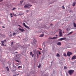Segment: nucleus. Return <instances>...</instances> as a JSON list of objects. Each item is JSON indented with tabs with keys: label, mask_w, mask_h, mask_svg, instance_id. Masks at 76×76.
I'll use <instances>...</instances> for the list:
<instances>
[{
	"label": "nucleus",
	"mask_w": 76,
	"mask_h": 76,
	"mask_svg": "<svg viewBox=\"0 0 76 76\" xmlns=\"http://www.w3.org/2000/svg\"><path fill=\"white\" fill-rule=\"evenodd\" d=\"M64 69H67V68L66 66H64Z\"/></svg>",
	"instance_id": "obj_20"
},
{
	"label": "nucleus",
	"mask_w": 76,
	"mask_h": 76,
	"mask_svg": "<svg viewBox=\"0 0 76 76\" xmlns=\"http://www.w3.org/2000/svg\"><path fill=\"white\" fill-rule=\"evenodd\" d=\"M32 52H30V55L31 56H32Z\"/></svg>",
	"instance_id": "obj_27"
},
{
	"label": "nucleus",
	"mask_w": 76,
	"mask_h": 76,
	"mask_svg": "<svg viewBox=\"0 0 76 76\" xmlns=\"http://www.w3.org/2000/svg\"><path fill=\"white\" fill-rule=\"evenodd\" d=\"M38 68H40L41 67V64H39V65L38 66Z\"/></svg>",
	"instance_id": "obj_21"
},
{
	"label": "nucleus",
	"mask_w": 76,
	"mask_h": 76,
	"mask_svg": "<svg viewBox=\"0 0 76 76\" xmlns=\"http://www.w3.org/2000/svg\"><path fill=\"white\" fill-rule=\"evenodd\" d=\"M17 75H19V74H17Z\"/></svg>",
	"instance_id": "obj_50"
},
{
	"label": "nucleus",
	"mask_w": 76,
	"mask_h": 76,
	"mask_svg": "<svg viewBox=\"0 0 76 76\" xmlns=\"http://www.w3.org/2000/svg\"><path fill=\"white\" fill-rule=\"evenodd\" d=\"M15 61H17V62H18V63H19V61L17 60H15Z\"/></svg>",
	"instance_id": "obj_30"
},
{
	"label": "nucleus",
	"mask_w": 76,
	"mask_h": 76,
	"mask_svg": "<svg viewBox=\"0 0 76 76\" xmlns=\"http://www.w3.org/2000/svg\"><path fill=\"white\" fill-rule=\"evenodd\" d=\"M23 26H25V28H27V29H30V28H29V27H28V26H26V24H25V23H23Z\"/></svg>",
	"instance_id": "obj_5"
},
{
	"label": "nucleus",
	"mask_w": 76,
	"mask_h": 76,
	"mask_svg": "<svg viewBox=\"0 0 76 76\" xmlns=\"http://www.w3.org/2000/svg\"><path fill=\"white\" fill-rule=\"evenodd\" d=\"M56 37H57V36H57V35H56Z\"/></svg>",
	"instance_id": "obj_48"
},
{
	"label": "nucleus",
	"mask_w": 76,
	"mask_h": 76,
	"mask_svg": "<svg viewBox=\"0 0 76 76\" xmlns=\"http://www.w3.org/2000/svg\"><path fill=\"white\" fill-rule=\"evenodd\" d=\"M72 33H73V31H71V32H70L67 35H71V34H72Z\"/></svg>",
	"instance_id": "obj_13"
},
{
	"label": "nucleus",
	"mask_w": 76,
	"mask_h": 76,
	"mask_svg": "<svg viewBox=\"0 0 76 76\" xmlns=\"http://www.w3.org/2000/svg\"><path fill=\"white\" fill-rule=\"evenodd\" d=\"M18 26H20V28H22V26H20L19 25H18Z\"/></svg>",
	"instance_id": "obj_29"
},
{
	"label": "nucleus",
	"mask_w": 76,
	"mask_h": 76,
	"mask_svg": "<svg viewBox=\"0 0 76 76\" xmlns=\"http://www.w3.org/2000/svg\"><path fill=\"white\" fill-rule=\"evenodd\" d=\"M10 15H11V16H12V13H10Z\"/></svg>",
	"instance_id": "obj_41"
},
{
	"label": "nucleus",
	"mask_w": 76,
	"mask_h": 76,
	"mask_svg": "<svg viewBox=\"0 0 76 76\" xmlns=\"http://www.w3.org/2000/svg\"><path fill=\"white\" fill-rule=\"evenodd\" d=\"M28 12H29V10H26V12L27 13H28Z\"/></svg>",
	"instance_id": "obj_32"
},
{
	"label": "nucleus",
	"mask_w": 76,
	"mask_h": 76,
	"mask_svg": "<svg viewBox=\"0 0 76 76\" xmlns=\"http://www.w3.org/2000/svg\"><path fill=\"white\" fill-rule=\"evenodd\" d=\"M58 38V37H54L53 38L52 37H50L49 38L50 39H57Z\"/></svg>",
	"instance_id": "obj_8"
},
{
	"label": "nucleus",
	"mask_w": 76,
	"mask_h": 76,
	"mask_svg": "<svg viewBox=\"0 0 76 76\" xmlns=\"http://www.w3.org/2000/svg\"><path fill=\"white\" fill-rule=\"evenodd\" d=\"M2 27L3 28H5V27L4 26H2Z\"/></svg>",
	"instance_id": "obj_38"
},
{
	"label": "nucleus",
	"mask_w": 76,
	"mask_h": 76,
	"mask_svg": "<svg viewBox=\"0 0 76 76\" xmlns=\"http://www.w3.org/2000/svg\"><path fill=\"white\" fill-rule=\"evenodd\" d=\"M22 69V66H18V69Z\"/></svg>",
	"instance_id": "obj_19"
},
{
	"label": "nucleus",
	"mask_w": 76,
	"mask_h": 76,
	"mask_svg": "<svg viewBox=\"0 0 76 76\" xmlns=\"http://www.w3.org/2000/svg\"><path fill=\"white\" fill-rule=\"evenodd\" d=\"M56 57H60V55L58 53H57L56 55Z\"/></svg>",
	"instance_id": "obj_12"
},
{
	"label": "nucleus",
	"mask_w": 76,
	"mask_h": 76,
	"mask_svg": "<svg viewBox=\"0 0 76 76\" xmlns=\"http://www.w3.org/2000/svg\"><path fill=\"white\" fill-rule=\"evenodd\" d=\"M76 4V2H74L72 4L73 6H75V4Z\"/></svg>",
	"instance_id": "obj_17"
},
{
	"label": "nucleus",
	"mask_w": 76,
	"mask_h": 76,
	"mask_svg": "<svg viewBox=\"0 0 76 76\" xmlns=\"http://www.w3.org/2000/svg\"><path fill=\"white\" fill-rule=\"evenodd\" d=\"M16 35V33H14L13 34V36H15V35Z\"/></svg>",
	"instance_id": "obj_23"
},
{
	"label": "nucleus",
	"mask_w": 76,
	"mask_h": 76,
	"mask_svg": "<svg viewBox=\"0 0 76 76\" xmlns=\"http://www.w3.org/2000/svg\"><path fill=\"white\" fill-rule=\"evenodd\" d=\"M74 70H70L68 71V73L70 75H72V74L74 73Z\"/></svg>",
	"instance_id": "obj_1"
},
{
	"label": "nucleus",
	"mask_w": 76,
	"mask_h": 76,
	"mask_svg": "<svg viewBox=\"0 0 76 76\" xmlns=\"http://www.w3.org/2000/svg\"><path fill=\"white\" fill-rule=\"evenodd\" d=\"M39 49H40V50H42V49H40V48H39Z\"/></svg>",
	"instance_id": "obj_45"
},
{
	"label": "nucleus",
	"mask_w": 76,
	"mask_h": 76,
	"mask_svg": "<svg viewBox=\"0 0 76 76\" xmlns=\"http://www.w3.org/2000/svg\"><path fill=\"white\" fill-rule=\"evenodd\" d=\"M57 45H58L60 46L61 45V43L60 42H58V43H57Z\"/></svg>",
	"instance_id": "obj_9"
},
{
	"label": "nucleus",
	"mask_w": 76,
	"mask_h": 76,
	"mask_svg": "<svg viewBox=\"0 0 76 76\" xmlns=\"http://www.w3.org/2000/svg\"><path fill=\"white\" fill-rule=\"evenodd\" d=\"M44 36V34H41L39 36V37H43Z\"/></svg>",
	"instance_id": "obj_16"
},
{
	"label": "nucleus",
	"mask_w": 76,
	"mask_h": 76,
	"mask_svg": "<svg viewBox=\"0 0 76 76\" xmlns=\"http://www.w3.org/2000/svg\"><path fill=\"white\" fill-rule=\"evenodd\" d=\"M7 71H9V68H8L7 69Z\"/></svg>",
	"instance_id": "obj_33"
},
{
	"label": "nucleus",
	"mask_w": 76,
	"mask_h": 76,
	"mask_svg": "<svg viewBox=\"0 0 76 76\" xmlns=\"http://www.w3.org/2000/svg\"><path fill=\"white\" fill-rule=\"evenodd\" d=\"M6 69H8L9 68L8 67V66H7L6 68Z\"/></svg>",
	"instance_id": "obj_40"
},
{
	"label": "nucleus",
	"mask_w": 76,
	"mask_h": 76,
	"mask_svg": "<svg viewBox=\"0 0 76 76\" xmlns=\"http://www.w3.org/2000/svg\"><path fill=\"white\" fill-rule=\"evenodd\" d=\"M31 6H32V5H31L27 4L24 6V7L26 9V8H29L30 7H31Z\"/></svg>",
	"instance_id": "obj_2"
},
{
	"label": "nucleus",
	"mask_w": 76,
	"mask_h": 76,
	"mask_svg": "<svg viewBox=\"0 0 76 76\" xmlns=\"http://www.w3.org/2000/svg\"><path fill=\"white\" fill-rule=\"evenodd\" d=\"M1 42L2 43V46H4V41H1Z\"/></svg>",
	"instance_id": "obj_11"
},
{
	"label": "nucleus",
	"mask_w": 76,
	"mask_h": 76,
	"mask_svg": "<svg viewBox=\"0 0 76 76\" xmlns=\"http://www.w3.org/2000/svg\"><path fill=\"white\" fill-rule=\"evenodd\" d=\"M63 33H64V32H63Z\"/></svg>",
	"instance_id": "obj_52"
},
{
	"label": "nucleus",
	"mask_w": 76,
	"mask_h": 76,
	"mask_svg": "<svg viewBox=\"0 0 76 76\" xmlns=\"http://www.w3.org/2000/svg\"><path fill=\"white\" fill-rule=\"evenodd\" d=\"M39 54H41V52H39Z\"/></svg>",
	"instance_id": "obj_36"
},
{
	"label": "nucleus",
	"mask_w": 76,
	"mask_h": 76,
	"mask_svg": "<svg viewBox=\"0 0 76 76\" xmlns=\"http://www.w3.org/2000/svg\"><path fill=\"white\" fill-rule=\"evenodd\" d=\"M37 57H38V53H37Z\"/></svg>",
	"instance_id": "obj_47"
},
{
	"label": "nucleus",
	"mask_w": 76,
	"mask_h": 76,
	"mask_svg": "<svg viewBox=\"0 0 76 76\" xmlns=\"http://www.w3.org/2000/svg\"><path fill=\"white\" fill-rule=\"evenodd\" d=\"M5 46H6V45H5Z\"/></svg>",
	"instance_id": "obj_51"
},
{
	"label": "nucleus",
	"mask_w": 76,
	"mask_h": 76,
	"mask_svg": "<svg viewBox=\"0 0 76 76\" xmlns=\"http://www.w3.org/2000/svg\"><path fill=\"white\" fill-rule=\"evenodd\" d=\"M4 41H5V42H6V39L4 40Z\"/></svg>",
	"instance_id": "obj_37"
},
{
	"label": "nucleus",
	"mask_w": 76,
	"mask_h": 76,
	"mask_svg": "<svg viewBox=\"0 0 76 76\" xmlns=\"http://www.w3.org/2000/svg\"><path fill=\"white\" fill-rule=\"evenodd\" d=\"M76 56L75 55L74 56H72V60H74V59H75L76 58Z\"/></svg>",
	"instance_id": "obj_10"
},
{
	"label": "nucleus",
	"mask_w": 76,
	"mask_h": 76,
	"mask_svg": "<svg viewBox=\"0 0 76 76\" xmlns=\"http://www.w3.org/2000/svg\"><path fill=\"white\" fill-rule=\"evenodd\" d=\"M66 38H62L60 39H58L59 41H63L64 40H66Z\"/></svg>",
	"instance_id": "obj_3"
},
{
	"label": "nucleus",
	"mask_w": 76,
	"mask_h": 76,
	"mask_svg": "<svg viewBox=\"0 0 76 76\" xmlns=\"http://www.w3.org/2000/svg\"><path fill=\"white\" fill-rule=\"evenodd\" d=\"M13 42H11V45H13Z\"/></svg>",
	"instance_id": "obj_31"
},
{
	"label": "nucleus",
	"mask_w": 76,
	"mask_h": 76,
	"mask_svg": "<svg viewBox=\"0 0 76 76\" xmlns=\"http://www.w3.org/2000/svg\"><path fill=\"white\" fill-rule=\"evenodd\" d=\"M23 1H20V3L21 4H22V3H23Z\"/></svg>",
	"instance_id": "obj_28"
},
{
	"label": "nucleus",
	"mask_w": 76,
	"mask_h": 76,
	"mask_svg": "<svg viewBox=\"0 0 76 76\" xmlns=\"http://www.w3.org/2000/svg\"><path fill=\"white\" fill-rule=\"evenodd\" d=\"M11 17L12 18H13V16L11 15Z\"/></svg>",
	"instance_id": "obj_42"
},
{
	"label": "nucleus",
	"mask_w": 76,
	"mask_h": 76,
	"mask_svg": "<svg viewBox=\"0 0 76 76\" xmlns=\"http://www.w3.org/2000/svg\"><path fill=\"white\" fill-rule=\"evenodd\" d=\"M53 24L51 23L50 24V26H53Z\"/></svg>",
	"instance_id": "obj_34"
},
{
	"label": "nucleus",
	"mask_w": 76,
	"mask_h": 76,
	"mask_svg": "<svg viewBox=\"0 0 76 76\" xmlns=\"http://www.w3.org/2000/svg\"><path fill=\"white\" fill-rule=\"evenodd\" d=\"M15 53H18V52H15Z\"/></svg>",
	"instance_id": "obj_46"
},
{
	"label": "nucleus",
	"mask_w": 76,
	"mask_h": 76,
	"mask_svg": "<svg viewBox=\"0 0 76 76\" xmlns=\"http://www.w3.org/2000/svg\"><path fill=\"white\" fill-rule=\"evenodd\" d=\"M13 14L14 16H17L16 14H14V12L13 13Z\"/></svg>",
	"instance_id": "obj_22"
},
{
	"label": "nucleus",
	"mask_w": 76,
	"mask_h": 76,
	"mask_svg": "<svg viewBox=\"0 0 76 76\" xmlns=\"http://www.w3.org/2000/svg\"><path fill=\"white\" fill-rule=\"evenodd\" d=\"M15 9H16V8L14 7L13 9L12 10H15Z\"/></svg>",
	"instance_id": "obj_26"
},
{
	"label": "nucleus",
	"mask_w": 76,
	"mask_h": 76,
	"mask_svg": "<svg viewBox=\"0 0 76 76\" xmlns=\"http://www.w3.org/2000/svg\"><path fill=\"white\" fill-rule=\"evenodd\" d=\"M16 58L17 60H18V59H19V57H17V56H16Z\"/></svg>",
	"instance_id": "obj_24"
},
{
	"label": "nucleus",
	"mask_w": 76,
	"mask_h": 76,
	"mask_svg": "<svg viewBox=\"0 0 76 76\" xmlns=\"http://www.w3.org/2000/svg\"><path fill=\"white\" fill-rule=\"evenodd\" d=\"M66 31H69V29H68V28H67L66 29Z\"/></svg>",
	"instance_id": "obj_35"
},
{
	"label": "nucleus",
	"mask_w": 76,
	"mask_h": 76,
	"mask_svg": "<svg viewBox=\"0 0 76 76\" xmlns=\"http://www.w3.org/2000/svg\"><path fill=\"white\" fill-rule=\"evenodd\" d=\"M18 29L20 31H21L22 32H23L25 31V30H24V29L23 28L21 29V28H20V27Z\"/></svg>",
	"instance_id": "obj_6"
},
{
	"label": "nucleus",
	"mask_w": 76,
	"mask_h": 76,
	"mask_svg": "<svg viewBox=\"0 0 76 76\" xmlns=\"http://www.w3.org/2000/svg\"><path fill=\"white\" fill-rule=\"evenodd\" d=\"M34 54H32V57H34Z\"/></svg>",
	"instance_id": "obj_39"
},
{
	"label": "nucleus",
	"mask_w": 76,
	"mask_h": 76,
	"mask_svg": "<svg viewBox=\"0 0 76 76\" xmlns=\"http://www.w3.org/2000/svg\"><path fill=\"white\" fill-rule=\"evenodd\" d=\"M67 76H69V75H67Z\"/></svg>",
	"instance_id": "obj_49"
},
{
	"label": "nucleus",
	"mask_w": 76,
	"mask_h": 76,
	"mask_svg": "<svg viewBox=\"0 0 76 76\" xmlns=\"http://www.w3.org/2000/svg\"><path fill=\"white\" fill-rule=\"evenodd\" d=\"M72 53L70 52H68L67 53V56L68 57H70V55H72Z\"/></svg>",
	"instance_id": "obj_4"
},
{
	"label": "nucleus",
	"mask_w": 76,
	"mask_h": 76,
	"mask_svg": "<svg viewBox=\"0 0 76 76\" xmlns=\"http://www.w3.org/2000/svg\"><path fill=\"white\" fill-rule=\"evenodd\" d=\"M13 76H16V75H14Z\"/></svg>",
	"instance_id": "obj_44"
},
{
	"label": "nucleus",
	"mask_w": 76,
	"mask_h": 76,
	"mask_svg": "<svg viewBox=\"0 0 76 76\" xmlns=\"http://www.w3.org/2000/svg\"><path fill=\"white\" fill-rule=\"evenodd\" d=\"M62 8L63 9H65V8L64 7V5H63L62 6Z\"/></svg>",
	"instance_id": "obj_25"
},
{
	"label": "nucleus",
	"mask_w": 76,
	"mask_h": 76,
	"mask_svg": "<svg viewBox=\"0 0 76 76\" xmlns=\"http://www.w3.org/2000/svg\"><path fill=\"white\" fill-rule=\"evenodd\" d=\"M74 27H75V28H76V23H74Z\"/></svg>",
	"instance_id": "obj_18"
},
{
	"label": "nucleus",
	"mask_w": 76,
	"mask_h": 76,
	"mask_svg": "<svg viewBox=\"0 0 76 76\" xmlns=\"http://www.w3.org/2000/svg\"><path fill=\"white\" fill-rule=\"evenodd\" d=\"M37 40H36L34 39L33 40V42L34 43H35L36 42H37Z\"/></svg>",
	"instance_id": "obj_14"
},
{
	"label": "nucleus",
	"mask_w": 76,
	"mask_h": 76,
	"mask_svg": "<svg viewBox=\"0 0 76 76\" xmlns=\"http://www.w3.org/2000/svg\"><path fill=\"white\" fill-rule=\"evenodd\" d=\"M3 1V0H0V2H1V1Z\"/></svg>",
	"instance_id": "obj_43"
},
{
	"label": "nucleus",
	"mask_w": 76,
	"mask_h": 76,
	"mask_svg": "<svg viewBox=\"0 0 76 76\" xmlns=\"http://www.w3.org/2000/svg\"><path fill=\"white\" fill-rule=\"evenodd\" d=\"M59 37H61L63 35V34H62V32H61V31L59 32Z\"/></svg>",
	"instance_id": "obj_7"
},
{
	"label": "nucleus",
	"mask_w": 76,
	"mask_h": 76,
	"mask_svg": "<svg viewBox=\"0 0 76 76\" xmlns=\"http://www.w3.org/2000/svg\"><path fill=\"white\" fill-rule=\"evenodd\" d=\"M63 56H65V57H67V55H66V53H64Z\"/></svg>",
	"instance_id": "obj_15"
}]
</instances>
